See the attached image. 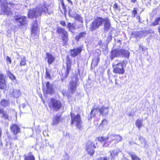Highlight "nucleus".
<instances>
[{"mask_svg":"<svg viewBox=\"0 0 160 160\" xmlns=\"http://www.w3.org/2000/svg\"><path fill=\"white\" fill-rule=\"evenodd\" d=\"M42 12H48V9L45 5H39L35 8L30 9L28 14V18L32 19L34 17L37 18L41 16Z\"/></svg>","mask_w":160,"mask_h":160,"instance_id":"nucleus-1","label":"nucleus"},{"mask_svg":"<svg viewBox=\"0 0 160 160\" xmlns=\"http://www.w3.org/2000/svg\"><path fill=\"white\" fill-rule=\"evenodd\" d=\"M127 63L126 61L123 60L121 61L117 60H116L112 65L113 72L116 74H123L125 72L124 65H125V66Z\"/></svg>","mask_w":160,"mask_h":160,"instance_id":"nucleus-2","label":"nucleus"},{"mask_svg":"<svg viewBox=\"0 0 160 160\" xmlns=\"http://www.w3.org/2000/svg\"><path fill=\"white\" fill-rule=\"evenodd\" d=\"M48 106L51 110L58 111L62 108V104L59 100L52 98L48 103Z\"/></svg>","mask_w":160,"mask_h":160,"instance_id":"nucleus-3","label":"nucleus"},{"mask_svg":"<svg viewBox=\"0 0 160 160\" xmlns=\"http://www.w3.org/2000/svg\"><path fill=\"white\" fill-rule=\"evenodd\" d=\"M104 18H103L100 17H97L91 23L90 25V29L93 31L102 25L104 22Z\"/></svg>","mask_w":160,"mask_h":160,"instance_id":"nucleus-4","label":"nucleus"},{"mask_svg":"<svg viewBox=\"0 0 160 160\" xmlns=\"http://www.w3.org/2000/svg\"><path fill=\"white\" fill-rule=\"evenodd\" d=\"M71 119V124H74L77 128L80 129L82 127V122L81 120L80 115L78 114L76 115L72 112L70 113Z\"/></svg>","mask_w":160,"mask_h":160,"instance_id":"nucleus-5","label":"nucleus"},{"mask_svg":"<svg viewBox=\"0 0 160 160\" xmlns=\"http://www.w3.org/2000/svg\"><path fill=\"white\" fill-rule=\"evenodd\" d=\"M57 32L58 34H61L62 39L63 41L62 45L65 46L66 45L67 42L68 41V35L67 32L65 29L62 28H58L57 30Z\"/></svg>","mask_w":160,"mask_h":160,"instance_id":"nucleus-6","label":"nucleus"},{"mask_svg":"<svg viewBox=\"0 0 160 160\" xmlns=\"http://www.w3.org/2000/svg\"><path fill=\"white\" fill-rule=\"evenodd\" d=\"M14 18L15 20L17 22V24L19 26L24 25L27 24L28 22L27 18L24 16H15L14 17Z\"/></svg>","mask_w":160,"mask_h":160,"instance_id":"nucleus-7","label":"nucleus"},{"mask_svg":"<svg viewBox=\"0 0 160 160\" xmlns=\"http://www.w3.org/2000/svg\"><path fill=\"white\" fill-rule=\"evenodd\" d=\"M78 81V75H75L73 77L72 80L70 82L68 88L71 93H73L75 91L77 85Z\"/></svg>","mask_w":160,"mask_h":160,"instance_id":"nucleus-8","label":"nucleus"},{"mask_svg":"<svg viewBox=\"0 0 160 160\" xmlns=\"http://www.w3.org/2000/svg\"><path fill=\"white\" fill-rule=\"evenodd\" d=\"M93 148H95L96 147L92 141H90L87 142L86 146V150L91 156H93L95 152V150Z\"/></svg>","mask_w":160,"mask_h":160,"instance_id":"nucleus-9","label":"nucleus"},{"mask_svg":"<svg viewBox=\"0 0 160 160\" xmlns=\"http://www.w3.org/2000/svg\"><path fill=\"white\" fill-rule=\"evenodd\" d=\"M72 62L71 61L70 58L68 56L66 57V74L64 77L61 78V80L63 81L64 79L66 78L68 76V74L71 69Z\"/></svg>","mask_w":160,"mask_h":160,"instance_id":"nucleus-10","label":"nucleus"},{"mask_svg":"<svg viewBox=\"0 0 160 160\" xmlns=\"http://www.w3.org/2000/svg\"><path fill=\"white\" fill-rule=\"evenodd\" d=\"M39 31V30L38 27L37 22L36 20L34 21L32 23L31 30L32 36V37L35 36L36 38H38Z\"/></svg>","mask_w":160,"mask_h":160,"instance_id":"nucleus-11","label":"nucleus"},{"mask_svg":"<svg viewBox=\"0 0 160 160\" xmlns=\"http://www.w3.org/2000/svg\"><path fill=\"white\" fill-rule=\"evenodd\" d=\"M83 47L81 46L70 50L71 56L73 57H75L80 55L83 50Z\"/></svg>","mask_w":160,"mask_h":160,"instance_id":"nucleus-12","label":"nucleus"},{"mask_svg":"<svg viewBox=\"0 0 160 160\" xmlns=\"http://www.w3.org/2000/svg\"><path fill=\"white\" fill-rule=\"evenodd\" d=\"M103 30L105 32H108L111 28V24L109 19L107 18H104Z\"/></svg>","mask_w":160,"mask_h":160,"instance_id":"nucleus-13","label":"nucleus"},{"mask_svg":"<svg viewBox=\"0 0 160 160\" xmlns=\"http://www.w3.org/2000/svg\"><path fill=\"white\" fill-rule=\"evenodd\" d=\"M121 49H115L111 52L110 58L112 60L115 57H120Z\"/></svg>","mask_w":160,"mask_h":160,"instance_id":"nucleus-14","label":"nucleus"},{"mask_svg":"<svg viewBox=\"0 0 160 160\" xmlns=\"http://www.w3.org/2000/svg\"><path fill=\"white\" fill-rule=\"evenodd\" d=\"M109 138L112 139V141L115 140L116 143L121 141L122 139V138L120 135L115 134H110Z\"/></svg>","mask_w":160,"mask_h":160,"instance_id":"nucleus-15","label":"nucleus"},{"mask_svg":"<svg viewBox=\"0 0 160 160\" xmlns=\"http://www.w3.org/2000/svg\"><path fill=\"white\" fill-rule=\"evenodd\" d=\"M5 77L2 74L0 75V89H4L6 87L5 81Z\"/></svg>","mask_w":160,"mask_h":160,"instance_id":"nucleus-16","label":"nucleus"},{"mask_svg":"<svg viewBox=\"0 0 160 160\" xmlns=\"http://www.w3.org/2000/svg\"><path fill=\"white\" fill-rule=\"evenodd\" d=\"M10 128L13 134L15 135L20 132V129L16 124H15L11 125Z\"/></svg>","mask_w":160,"mask_h":160,"instance_id":"nucleus-17","label":"nucleus"},{"mask_svg":"<svg viewBox=\"0 0 160 160\" xmlns=\"http://www.w3.org/2000/svg\"><path fill=\"white\" fill-rule=\"evenodd\" d=\"M2 10L3 12L7 15H11L12 12L11 11V9L9 8L7 6L5 5H2Z\"/></svg>","mask_w":160,"mask_h":160,"instance_id":"nucleus-18","label":"nucleus"},{"mask_svg":"<svg viewBox=\"0 0 160 160\" xmlns=\"http://www.w3.org/2000/svg\"><path fill=\"white\" fill-rule=\"evenodd\" d=\"M108 107H105L103 106L99 109V111L100 114L103 116L108 115Z\"/></svg>","mask_w":160,"mask_h":160,"instance_id":"nucleus-19","label":"nucleus"},{"mask_svg":"<svg viewBox=\"0 0 160 160\" xmlns=\"http://www.w3.org/2000/svg\"><path fill=\"white\" fill-rule=\"evenodd\" d=\"M61 119V115H56L54 116L52 119L51 124L53 126L56 125L60 122Z\"/></svg>","mask_w":160,"mask_h":160,"instance_id":"nucleus-20","label":"nucleus"},{"mask_svg":"<svg viewBox=\"0 0 160 160\" xmlns=\"http://www.w3.org/2000/svg\"><path fill=\"white\" fill-rule=\"evenodd\" d=\"M121 151L120 149L118 148H116L113 150H112L109 151V152L110 153V156L111 158H114L115 156H117L118 155L119 152Z\"/></svg>","mask_w":160,"mask_h":160,"instance_id":"nucleus-21","label":"nucleus"},{"mask_svg":"<svg viewBox=\"0 0 160 160\" xmlns=\"http://www.w3.org/2000/svg\"><path fill=\"white\" fill-rule=\"evenodd\" d=\"M99 61V56L98 54L97 57H94L92 58L91 64V67H93L94 68L97 66Z\"/></svg>","mask_w":160,"mask_h":160,"instance_id":"nucleus-22","label":"nucleus"},{"mask_svg":"<svg viewBox=\"0 0 160 160\" xmlns=\"http://www.w3.org/2000/svg\"><path fill=\"white\" fill-rule=\"evenodd\" d=\"M86 32L84 31L79 33L77 34L75 37V39L77 41H78L80 39L85 38L86 35Z\"/></svg>","mask_w":160,"mask_h":160,"instance_id":"nucleus-23","label":"nucleus"},{"mask_svg":"<svg viewBox=\"0 0 160 160\" xmlns=\"http://www.w3.org/2000/svg\"><path fill=\"white\" fill-rule=\"evenodd\" d=\"M46 91L47 93L49 94L52 93L53 92L52 85L50 84L49 82H47L46 83Z\"/></svg>","mask_w":160,"mask_h":160,"instance_id":"nucleus-24","label":"nucleus"},{"mask_svg":"<svg viewBox=\"0 0 160 160\" xmlns=\"http://www.w3.org/2000/svg\"><path fill=\"white\" fill-rule=\"evenodd\" d=\"M46 54L48 63L49 65L51 64L54 61L55 58L52 55L48 53H47Z\"/></svg>","mask_w":160,"mask_h":160,"instance_id":"nucleus-25","label":"nucleus"},{"mask_svg":"<svg viewBox=\"0 0 160 160\" xmlns=\"http://www.w3.org/2000/svg\"><path fill=\"white\" fill-rule=\"evenodd\" d=\"M11 96L14 98H18L21 95V92L19 90L14 89L11 93Z\"/></svg>","mask_w":160,"mask_h":160,"instance_id":"nucleus-26","label":"nucleus"},{"mask_svg":"<svg viewBox=\"0 0 160 160\" xmlns=\"http://www.w3.org/2000/svg\"><path fill=\"white\" fill-rule=\"evenodd\" d=\"M24 160H35V159L34 156L31 152H30L27 155H24Z\"/></svg>","mask_w":160,"mask_h":160,"instance_id":"nucleus-27","label":"nucleus"},{"mask_svg":"<svg viewBox=\"0 0 160 160\" xmlns=\"http://www.w3.org/2000/svg\"><path fill=\"white\" fill-rule=\"evenodd\" d=\"M9 101L8 100L2 99L0 102V106L4 108L9 106Z\"/></svg>","mask_w":160,"mask_h":160,"instance_id":"nucleus-28","label":"nucleus"},{"mask_svg":"<svg viewBox=\"0 0 160 160\" xmlns=\"http://www.w3.org/2000/svg\"><path fill=\"white\" fill-rule=\"evenodd\" d=\"M121 54L120 57H123L126 58H128L130 53L128 50L124 49H121Z\"/></svg>","mask_w":160,"mask_h":160,"instance_id":"nucleus-29","label":"nucleus"},{"mask_svg":"<svg viewBox=\"0 0 160 160\" xmlns=\"http://www.w3.org/2000/svg\"><path fill=\"white\" fill-rule=\"evenodd\" d=\"M67 28L68 29L69 31L72 32L74 33V29L75 27L73 23L69 22L67 25Z\"/></svg>","mask_w":160,"mask_h":160,"instance_id":"nucleus-30","label":"nucleus"},{"mask_svg":"<svg viewBox=\"0 0 160 160\" xmlns=\"http://www.w3.org/2000/svg\"><path fill=\"white\" fill-rule=\"evenodd\" d=\"M96 112H98V108L94 107L91 112L90 113V117H89V119H92V118L93 117L95 116Z\"/></svg>","mask_w":160,"mask_h":160,"instance_id":"nucleus-31","label":"nucleus"},{"mask_svg":"<svg viewBox=\"0 0 160 160\" xmlns=\"http://www.w3.org/2000/svg\"><path fill=\"white\" fill-rule=\"evenodd\" d=\"M136 126L140 130L141 127L143 126L142 120L138 119L136 120L135 122Z\"/></svg>","mask_w":160,"mask_h":160,"instance_id":"nucleus-32","label":"nucleus"},{"mask_svg":"<svg viewBox=\"0 0 160 160\" xmlns=\"http://www.w3.org/2000/svg\"><path fill=\"white\" fill-rule=\"evenodd\" d=\"M133 37L137 39L140 38H142L140 31H136L132 33Z\"/></svg>","mask_w":160,"mask_h":160,"instance_id":"nucleus-33","label":"nucleus"},{"mask_svg":"<svg viewBox=\"0 0 160 160\" xmlns=\"http://www.w3.org/2000/svg\"><path fill=\"white\" fill-rule=\"evenodd\" d=\"M20 65L21 66H24L26 64V60L25 57H23L21 58L20 61H19Z\"/></svg>","mask_w":160,"mask_h":160,"instance_id":"nucleus-34","label":"nucleus"},{"mask_svg":"<svg viewBox=\"0 0 160 160\" xmlns=\"http://www.w3.org/2000/svg\"><path fill=\"white\" fill-rule=\"evenodd\" d=\"M110 134H108V136L106 137H101L100 138H99V140L101 142H105L109 138V135Z\"/></svg>","mask_w":160,"mask_h":160,"instance_id":"nucleus-35","label":"nucleus"},{"mask_svg":"<svg viewBox=\"0 0 160 160\" xmlns=\"http://www.w3.org/2000/svg\"><path fill=\"white\" fill-rule=\"evenodd\" d=\"M7 73L8 77L11 79L15 80L16 79L15 77L9 71H7Z\"/></svg>","mask_w":160,"mask_h":160,"instance_id":"nucleus-36","label":"nucleus"},{"mask_svg":"<svg viewBox=\"0 0 160 160\" xmlns=\"http://www.w3.org/2000/svg\"><path fill=\"white\" fill-rule=\"evenodd\" d=\"M108 124V122L106 120V119H104L103 120L100 124V125H99V127H103L104 126H106Z\"/></svg>","mask_w":160,"mask_h":160,"instance_id":"nucleus-37","label":"nucleus"},{"mask_svg":"<svg viewBox=\"0 0 160 160\" xmlns=\"http://www.w3.org/2000/svg\"><path fill=\"white\" fill-rule=\"evenodd\" d=\"M0 117L5 119H8V115L7 114L6 112H4Z\"/></svg>","mask_w":160,"mask_h":160,"instance_id":"nucleus-38","label":"nucleus"},{"mask_svg":"<svg viewBox=\"0 0 160 160\" xmlns=\"http://www.w3.org/2000/svg\"><path fill=\"white\" fill-rule=\"evenodd\" d=\"M142 38L146 36L148 34V32L146 30H143L140 31Z\"/></svg>","mask_w":160,"mask_h":160,"instance_id":"nucleus-39","label":"nucleus"},{"mask_svg":"<svg viewBox=\"0 0 160 160\" xmlns=\"http://www.w3.org/2000/svg\"><path fill=\"white\" fill-rule=\"evenodd\" d=\"M130 155L133 160H141L139 158L134 154H130Z\"/></svg>","mask_w":160,"mask_h":160,"instance_id":"nucleus-40","label":"nucleus"},{"mask_svg":"<svg viewBox=\"0 0 160 160\" xmlns=\"http://www.w3.org/2000/svg\"><path fill=\"white\" fill-rule=\"evenodd\" d=\"M109 160V157H105L103 158H100L98 159V160Z\"/></svg>","mask_w":160,"mask_h":160,"instance_id":"nucleus-41","label":"nucleus"},{"mask_svg":"<svg viewBox=\"0 0 160 160\" xmlns=\"http://www.w3.org/2000/svg\"><path fill=\"white\" fill-rule=\"evenodd\" d=\"M6 61L7 62L9 63L10 64L11 63V59L8 56H7L6 58Z\"/></svg>","mask_w":160,"mask_h":160,"instance_id":"nucleus-42","label":"nucleus"},{"mask_svg":"<svg viewBox=\"0 0 160 160\" xmlns=\"http://www.w3.org/2000/svg\"><path fill=\"white\" fill-rule=\"evenodd\" d=\"M160 21V18H158L155 21V22L153 23L154 25H158L159 22Z\"/></svg>","mask_w":160,"mask_h":160,"instance_id":"nucleus-43","label":"nucleus"},{"mask_svg":"<svg viewBox=\"0 0 160 160\" xmlns=\"http://www.w3.org/2000/svg\"><path fill=\"white\" fill-rule=\"evenodd\" d=\"M110 143V142H104V143L103 144V147H108Z\"/></svg>","mask_w":160,"mask_h":160,"instance_id":"nucleus-44","label":"nucleus"},{"mask_svg":"<svg viewBox=\"0 0 160 160\" xmlns=\"http://www.w3.org/2000/svg\"><path fill=\"white\" fill-rule=\"evenodd\" d=\"M46 74L47 78H51V77L50 76V74L49 73V72L47 70H46Z\"/></svg>","mask_w":160,"mask_h":160,"instance_id":"nucleus-45","label":"nucleus"},{"mask_svg":"<svg viewBox=\"0 0 160 160\" xmlns=\"http://www.w3.org/2000/svg\"><path fill=\"white\" fill-rule=\"evenodd\" d=\"M132 13L134 14V17H135V15L137 13V10L136 8H134L132 11Z\"/></svg>","mask_w":160,"mask_h":160,"instance_id":"nucleus-46","label":"nucleus"},{"mask_svg":"<svg viewBox=\"0 0 160 160\" xmlns=\"http://www.w3.org/2000/svg\"><path fill=\"white\" fill-rule=\"evenodd\" d=\"M112 39V36L111 34H110L108 36V38H107V41H108L109 42L110 41H111Z\"/></svg>","mask_w":160,"mask_h":160,"instance_id":"nucleus-47","label":"nucleus"},{"mask_svg":"<svg viewBox=\"0 0 160 160\" xmlns=\"http://www.w3.org/2000/svg\"><path fill=\"white\" fill-rule=\"evenodd\" d=\"M60 24L63 27H65L66 25L65 22L64 21H62L60 22Z\"/></svg>","mask_w":160,"mask_h":160,"instance_id":"nucleus-48","label":"nucleus"},{"mask_svg":"<svg viewBox=\"0 0 160 160\" xmlns=\"http://www.w3.org/2000/svg\"><path fill=\"white\" fill-rule=\"evenodd\" d=\"M4 111L3 109L0 108V116H1L2 113H3V112H4Z\"/></svg>","mask_w":160,"mask_h":160,"instance_id":"nucleus-49","label":"nucleus"},{"mask_svg":"<svg viewBox=\"0 0 160 160\" xmlns=\"http://www.w3.org/2000/svg\"><path fill=\"white\" fill-rule=\"evenodd\" d=\"M147 32H148V34L149 33H154V31H152L151 29L147 30Z\"/></svg>","mask_w":160,"mask_h":160,"instance_id":"nucleus-50","label":"nucleus"},{"mask_svg":"<svg viewBox=\"0 0 160 160\" xmlns=\"http://www.w3.org/2000/svg\"><path fill=\"white\" fill-rule=\"evenodd\" d=\"M113 8H114L116 9H118V6L117 3H115L114 4Z\"/></svg>","mask_w":160,"mask_h":160,"instance_id":"nucleus-51","label":"nucleus"},{"mask_svg":"<svg viewBox=\"0 0 160 160\" xmlns=\"http://www.w3.org/2000/svg\"><path fill=\"white\" fill-rule=\"evenodd\" d=\"M21 106L23 108H24L26 107V104L25 103H22L21 104Z\"/></svg>","mask_w":160,"mask_h":160,"instance_id":"nucleus-52","label":"nucleus"},{"mask_svg":"<svg viewBox=\"0 0 160 160\" xmlns=\"http://www.w3.org/2000/svg\"><path fill=\"white\" fill-rule=\"evenodd\" d=\"M137 18L138 20V22H140V17L139 16H137Z\"/></svg>","mask_w":160,"mask_h":160,"instance_id":"nucleus-53","label":"nucleus"},{"mask_svg":"<svg viewBox=\"0 0 160 160\" xmlns=\"http://www.w3.org/2000/svg\"><path fill=\"white\" fill-rule=\"evenodd\" d=\"M117 79H115V84H116V85H118L119 84L118 83V82H117Z\"/></svg>","mask_w":160,"mask_h":160,"instance_id":"nucleus-54","label":"nucleus"},{"mask_svg":"<svg viewBox=\"0 0 160 160\" xmlns=\"http://www.w3.org/2000/svg\"><path fill=\"white\" fill-rule=\"evenodd\" d=\"M70 3L71 5H72L73 3L72 2L71 0H67Z\"/></svg>","mask_w":160,"mask_h":160,"instance_id":"nucleus-55","label":"nucleus"},{"mask_svg":"<svg viewBox=\"0 0 160 160\" xmlns=\"http://www.w3.org/2000/svg\"><path fill=\"white\" fill-rule=\"evenodd\" d=\"M6 1V0H0V2H1L5 3Z\"/></svg>","mask_w":160,"mask_h":160,"instance_id":"nucleus-56","label":"nucleus"},{"mask_svg":"<svg viewBox=\"0 0 160 160\" xmlns=\"http://www.w3.org/2000/svg\"><path fill=\"white\" fill-rule=\"evenodd\" d=\"M65 156L67 158V159L66 160H68L69 159V157H68V156L67 154H66V155H65Z\"/></svg>","mask_w":160,"mask_h":160,"instance_id":"nucleus-57","label":"nucleus"},{"mask_svg":"<svg viewBox=\"0 0 160 160\" xmlns=\"http://www.w3.org/2000/svg\"><path fill=\"white\" fill-rule=\"evenodd\" d=\"M131 2L133 3H135L136 2V0H130Z\"/></svg>","mask_w":160,"mask_h":160,"instance_id":"nucleus-58","label":"nucleus"},{"mask_svg":"<svg viewBox=\"0 0 160 160\" xmlns=\"http://www.w3.org/2000/svg\"><path fill=\"white\" fill-rule=\"evenodd\" d=\"M62 5V7L64 8L65 7V5L64 3L63 2H62L61 3Z\"/></svg>","mask_w":160,"mask_h":160,"instance_id":"nucleus-59","label":"nucleus"},{"mask_svg":"<svg viewBox=\"0 0 160 160\" xmlns=\"http://www.w3.org/2000/svg\"><path fill=\"white\" fill-rule=\"evenodd\" d=\"M89 118H90V114H89L88 115V120H91V119H89Z\"/></svg>","mask_w":160,"mask_h":160,"instance_id":"nucleus-60","label":"nucleus"},{"mask_svg":"<svg viewBox=\"0 0 160 160\" xmlns=\"http://www.w3.org/2000/svg\"><path fill=\"white\" fill-rule=\"evenodd\" d=\"M12 139L14 140H16V139H17V137L16 136H15V137H13L12 138Z\"/></svg>","mask_w":160,"mask_h":160,"instance_id":"nucleus-61","label":"nucleus"},{"mask_svg":"<svg viewBox=\"0 0 160 160\" xmlns=\"http://www.w3.org/2000/svg\"><path fill=\"white\" fill-rule=\"evenodd\" d=\"M79 20L80 21H82V18H81V17H80L79 16Z\"/></svg>","mask_w":160,"mask_h":160,"instance_id":"nucleus-62","label":"nucleus"},{"mask_svg":"<svg viewBox=\"0 0 160 160\" xmlns=\"http://www.w3.org/2000/svg\"><path fill=\"white\" fill-rule=\"evenodd\" d=\"M20 56L18 55V57H17V59L19 60L20 59Z\"/></svg>","mask_w":160,"mask_h":160,"instance_id":"nucleus-63","label":"nucleus"},{"mask_svg":"<svg viewBox=\"0 0 160 160\" xmlns=\"http://www.w3.org/2000/svg\"><path fill=\"white\" fill-rule=\"evenodd\" d=\"M158 32L159 33V34L160 35V27H159L158 28Z\"/></svg>","mask_w":160,"mask_h":160,"instance_id":"nucleus-64","label":"nucleus"}]
</instances>
